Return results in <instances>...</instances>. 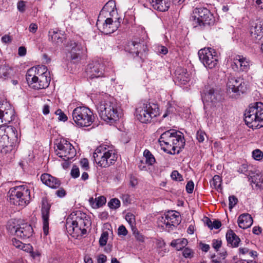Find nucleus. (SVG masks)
Masks as SVG:
<instances>
[{
  "mask_svg": "<svg viewBox=\"0 0 263 263\" xmlns=\"http://www.w3.org/2000/svg\"><path fill=\"white\" fill-rule=\"evenodd\" d=\"M97 107L102 120L109 124L116 123L122 116V109L118 103L107 95H101L99 97Z\"/></svg>",
  "mask_w": 263,
  "mask_h": 263,
  "instance_id": "obj_1",
  "label": "nucleus"
},
{
  "mask_svg": "<svg viewBox=\"0 0 263 263\" xmlns=\"http://www.w3.org/2000/svg\"><path fill=\"white\" fill-rule=\"evenodd\" d=\"M159 142L161 148L171 155L179 154L185 145L183 133L173 129L162 133L159 139Z\"/></svg>",
  "mask_w": 263,
  "mask_h": 263,
  "instance_id": "obj_2",
  "label": "nucleus"
},
{
  "mask_svg": "<svg viewBox=\"0 0 263 263\" xmlns=\"http://www.w3.org/2000/svg\"><path fill=\"white\" fill-rule=\"evenodd\" d=\"M90 224V220L87 218L86 215L80 211H77L68 216L65 227L70 235L78 238L86 233V229Z\"/></svg>",
  "mask_w": 263,
  "mask_h": 263,
  "instance_id": "obj_3",
  "label": "nucleus"
},
{
  "mask_svg": "<svg viewBox=\"0 0 263 263\" xmlns=\"http://www.w3.org/2000/svg\"><path fill=\"white\" fill-rule=\"evenodd\" d=\"M45 66H38L30 68L26 73V81L29 85L35 89H44L47 87L50 82Z\"/></svg>",
  "mask_w": 263,
  "mask_h": 263,
  "instance_id": "obj_4",
  "label": "nucleus"
},
{
  "mask_svg": "<svg viewBox=\"0 0 263 263\" xmlns=\"http://www.w3.org/2000/svg\"><path fill=\"white\" fill-rule=\"evenodd\" d=\"M245 121L250 128H259L263 126V103L256 102L251 105L244 114Z\"/></svg>",
  "mask_w": 263,
  "mask_h": 263,
  "instance_id": "obj_5",
  "label": "nucleus"
},
{
  "mask_svg": "<svg viewBox=\"0 0 263 263\" xmlns=\"http://www.w3.org/2000/svg\"><path fill=\"white\" fill-rule=\"evenodd\" d=\"M96 163L101 167H107L114 164L117 159V154L112 147L106 145H100L93 153Z\"/></svg>",
  "mask_w": 263,
  "mask_h": 263,
  "instance_id": "obj_6",
  "label": "nucleus"
},
{
  "mask_svg": "<svg viewBox=\"0 0 263 263\" xmlns=\"http://www.w3.org/2000/svg\"><path fill=\"white\" fill-rule=\"evenodd\" d=\"M18 143L16 130L11 127H0V152H11Z\"/></svg>",
  "mask_w": 263,
  "mask_h": 263,
  "instance_id": "obj_7",
  "label": "nucleus"
},
{
  "mask_svg": "<svg viewBox=\"0 0 263 263\" xmlns=\"http://www.w3.org/2000/svg\"><path fill=\"white\" fill-rule=\"evenodd\" d=\"M10 202L16 205L24 206L30 199V192L25 185L16 186L10 189L8 192Z\"/></svg>",
  "mask_w": 263,
  "mask_h": 263,
  "instance_id": "obj_8",
  "label": "nucleus"
},
{
  "mask_svg": "<svg viewBox=\"0 0 263 263\" xmlns=\"http://www.w3.org/2000/svg\"><path fill=\"white\" fill-rule=\"evenodd\" d=\"M72 116L73 121L79 127L90 126L95 119L92 111L88 107L84 106L74 108Z\"/></svg>",
  "mask_w": 263,
  "mask_h": 263,
  "instance_id": "obj_9",
  "label": "nucleus"
},
{
  "mask_svg": "<svg viewBox=\"0 0 263 263\" xmlns=\"http://www.w3.org/2000/svg\"><path fill=\"white\" fill-rule=\"evenodd\" d=\"M159 114V108L157 104L144 103L136 108L135 116L141 123H147Z\"/></svg>",
  "mask_w": 263,
  "mask_h": 263,
  "instance_id": "obj_10",
  "label": "nucleus"
},
{
  "mask_svg": "<svg viewBox=\"0 0 263 263\" xmlns=\"http://www.w3.org/2000/svg\"><path fill=\"white\" fill-rule=\"evenodd\" d=\"M7 230L11 234L23 239L29 238L33 232L30 224L27 223H18L16 220H11L8 222Z\"/></svg>",
  "mask_w": 263,
  "mask_h": 263,
  "instance_id": "obj_11",
  "label": "nucleus"
},
{
  "mask_svg": "<svg viewBox=\"0 0 263 263\" xmlns=\"http://www.w3.org/2000/svg\"><path fill=\"white\" fill-rule=\"evenodd\" d=\"M246 83L239 77L230 76L227 83V92L233 98H237L247 90Z\"/></svg>",
  "mask_w": 263,
  "mask_h": 263,
  "instance_id": "obj_12",
  "label": "nucleus"
},
{
  "mask_svg": "<svg viewBox=\"0 0 263 263\" xmlns=\"http://www.w3.org/2000/svg\"><path fill=\"white\" fill-rule=\"evenodd\" d=\"M199 60L207 68H215L218 62V55L216 51L211 48H204L199 50Z\"/></svg>",
  "mask_w": 263,
  "mask_h": 263,
  "instance_id": "obj_13",
  "label": "nucleus"
},
{
  "mask_svg": "<svg viewBox=\"0 0 263 263\" xmlns=\"http://www.w3.org/2000/svg\"><path fill=\"white\" fill-rule=\"evenodd\" d=\"M121 20V18L98 17L96 25L100 31L105 34H108L118 29Z\"/></svg>",
  "mask_w": 263,
  "mask_h": 263,
  "instance_id": "obj_14",
  "label": "nucleus"
},
{
  "mask_svg": "<svg viewBox=\"0 0 263 263\" xmlns=\"http://www.w3.org/2000/svg\"><path fill=\"white\" fill-rule=\"evenodd\" d=\"M56 154L64 161L72 159L76 154V151L72 145L65 139L61 140L57 145Z\"/></svg>",
  "mask_w": 263,
  "mask_h": 263,
  "instance_id": "obj_15",
  "label": "nucleus"
},
{
  "mask_svg": "<svg viewBox=\"0 0 263 263\" xmlns=\"http://www.w3.org/2000/svg\"><path fill=\"white\" fill-rule=\"evenodd\" d=\"M221 99V96L219 92L214 90L213 88H210L205 93L204 100L207 102L211 103L213 106L211 109L215 111V115H221L223 111V106L220 102Z\"/></svg>",
  "mask_w": 263,
  "mask_h": 263,
  "instance_id": "obj_16",
  "label": "nucleus"
},
{
  "mask_svg": "<svg viewBox=\"0 0 263 263\" xmlns=\"http://www.w3.org/2000/svg\"><path fill=\"white\" fill-rule=\"evenodd\" d=\"M181 218L179 213L173 211H168L164 216L159 219V225L166 228L173 229L180 222Z\"/></svg>",
  "mask_w": 263,
  "mask_h": 263,
  "instance_id": "obj_17",
  "label": "nucleus"
},
{
  "mask_svg": "<svg viewBox=\"0 0 263 263\" xmlns=\"http://www.w3.org/2000/svg\"><path fill=\"white\" fill-rule=\"evenodd\" d=\"M194 21L200 26L210 25L213 23V15L210 11L205 8H196L193 11Z\"/></svg>",
  "mask_w": 263,
  "mask_h": 263,
  "instance_id": "obj_18",
  "label": "nucleus"
},
{
  "mask_svg": "<svg viewBox=\"0 0 263 263\" xmlns=\"http://www.w3.org/2000/svg\"><path fill=\"white\" fill-rule=\"evenodd\" d=\"M14 108L7 102L0 104V125L1 124H7L14 118Z\"/></svg>",
  "mask_w": 263,
  "mask_h": 263,
  "instance_id": "obj_19",
  "label": "nucleus"
},
{
  "mask_svg": "<svg viewBox=\"0 0 263 263\" xmlns=\"http://www.w3.org/2000/svg\"><path fill=\"white\" fill-rule=\"evenodd\" d=\"M86 72L91 79L102 77L104 74V65L100 61H93L88 65Z\"/></svg>",
  "mask_w": 263,
  "mask_h": 263,
  "instance_id": "obj_20",
  "label": "nucleus"
},
{
  "mask_svg": "<svg viewBox=\"0 0 263 263\" xmlns=\"http://www.w3.org/2000/svg\"><path fill=\"white\" fill-rule=\"evenodd\" d=\"M250 61L242 55H236L233 58L232 68L236 71H247L250 68Z\"/></svg>",
  "mask_w": 263,
  "mask_h": 263,
  "instance_id": "obj_21",
  "label": "nucleus"
},
{
  "mask_svg": "<svg viewBox=\"0 0 263 263\" xmlns=\"http://www.w3.org/2000/svg\"><path fill=\"white\" fill-rule=\"evenodd\" d=\"M118 13L116 8V3L115 1L111 0L109 1L104 5L99 15V18L103 17H114L119 18L118 17Z\"/></svg>",
  "mask_w": 263,
  "mask_h": 263,
  "instance_id": "obj_22",
  "label": "nucleus"
},
{
  "mask_svg": "<svg viewBox=\"0 0 263 263\" xmlns=\"http://www.w3.org/2000/svg\"><path fill=\"white\" fill-rule=\"evenodd\" d=\"M50 209V205L48 203L46 200L43 199L42 200L41 212L43 219V231L46 235L48 234Z\"/></svg>",
  "mask_w": 263,
  "mask_h": 263,
  "instance_id": "obj_23",
  "label": "nucleus"
},
{
  "mask_svg": "<svg viewBox=\"0 0 263 263\" xmlns=\"http://www.w3.org/2000/svg\"><path fill=\"white\" fill-rule=\"evenodd\" d=\"M176 82L181 86H183L189 83L190 74L186 69L178 67L175 72Z\"/></svg>",
  "mask_w": 263,
  "mask_h": 263,
  "instance_id": "obj_24",
  "label": "nucleus"
},
{
  "mask_svg": "<svg viewBox=\"0 0 263 263\" xmlns=\"http://www.w3.org/2000/svg\"><path fill=\"white\" fill-rule=\"evenodd\" d=\"M67 47L69 48L71 59L76 61H78L80 59V52L82 50L81 45L73 41H70L68 43Z\"/></svg>",
  "mask_w": 263,
  "mask_h": 263,
  "instance_id": "obj_25",
  "label": "nucleus"
},
{
  "mask_svg": "<svg viewBox=\"0 0 263 263\" xmlns=\"http://www.w3.org/2000/svg\"><path fill=\"white\" fill-rule=\"evenodd\" d=\"M153 9L164 12L167 11L170 7V0H148Z\"/></svg>",
  "mask_w": 263,
  "mask_h": 263,
  "instance_id": "obj_26",
  "label": "nucleus"
},
{
  "mask_svg": "<svg viewBox=\"0 0 263 263\" xmlns=\"http://www.w3.org/2000/svg\"><path fill=\"white\" fill-rule=\"evenodd\" d=\"M41 180L44 184L51 188H58L61 184L60 180L48 174L42 175Z\"/></svg>",
  "mask_w": 263,
  "mask_h": 263,
  "instance_id": "obj_27",
  "label": "nucleus"
},
{
  "mask_svg": "<svg viewBox=\"0 0 263 263\" xmlns=\"http://www.w3.org/2000/svg\"><path fill=\"white\" fill-rule=\"evenodd\" d=\"M237 222L240 228L245 229L251 226L253 219L249 214H243L238 217Z\"/></svg>",
  "mask_w": 263,
  "mask_h": 263,
  "instance_id": "obj_28",
  "label": "nucleus"
},
{
  "mask_svg": "<svg viewBox=\"0 0 263 263\" xmlns=\"http://www.w3.org/2000/svg\"><path fill=\"white\" fill-rule=\"evenodd\" d=\"M250 34L252 39L257 41L259 40L263 36V27L262 25L256 24L250 28Z\"/></svg>",
  "mask_w": 263,
  "mask_h": 263,
  "instance_id": "obj_29",
  "label": "nucleus"
},
{
  "mask_svg": "<svg viewBox=\"0 0 263 263\" xmlns=\"http://www.w3.org/2000/svg\"><path fill=\"white\" fill-rule=\"evenodd\" d=\"M226 239L229 245L232 247H237L240 241V238L231 230H229L226 234Z\"/></svg>",
  "mask_w": 263,
  "mask_h": 263,
  "instance_id": "obj_30",
  "label": "nucleus"
},
{
  "mask_svg": "<svg viewBox=\"0 0 263 263\" xmlns=\"http://www.w3.org/2000/svg\"><path fill=\"white\" fill-rule=\"evenodd\" d=\"M49 39L52 42L59 44L63 43L65 37L64 34L61 32V31H49Z\"/></svg>",
  "mask_w": 263,
  "mask_h": 263,
  "instance_id": "obj_31",
  "label": "nucleus"
},
{
  "mask_svg": "<svg viewBox=\"0 0 263 263\" xmlns=\"http://www.w3.org/2000/svg\"><path fill=\"white\" fill-rule=\"evenodd\" d=\"M128 47L129 48V52L133 54L135 53L136 56L139 55L142 49L144 50L143 44L135 41L129 43Z\"/></svg>",
  "mask_w": 263,
  "mask_h": 263,
  "instance_id": "obj_32",
  "label": "nucleus"
},
{
  "mask_svg": "<svg viewBox=\"0 0 263 263\" xmlns=\"http://www.w3.org/2000/svg\"><path fill=\"white\" fill-rule=\"evenodd\" d=\"M13 74V69L7 64L0 66V79L6 80L11 77Z\"/></svg>",
  "mask_w": 263,
  "mask_h": 263,
  "instance_id": "obj_33",
  "label": "nucleus"
},
{
  "mask_svg": "<svg viewBox=\"0 0 263 263\" xmlns=\"http://www.w3.org/2000/svg\"><path fill=\"white\" fill-rule=\"evenodd\" d=\"M106 198L103 196H100L98 198L93 199L92 197L89 198V202L91 207L93 209H98L105 204Z\"/></svg>",
  "mask_w": 263,
  "mask_h": 263,
  "instance_id": "obj_34",
  "label": "nucleus"
},
{
  "mask_svg": "<svg viewBox=\"0 0 263 263\" xmlns=\"http://www.w3.org/2000/svg\"><path fill=\"white\" fill-rule=\"evenodd\" d=\"M252 182L255 184L256 186L259 189H263V175L257 173L251 177Z\"/></svg>",
  "mask_w": 263,
  "mask_h": 263,
  "instance_id": "obj_35",
  "label": "nucleus"
},
{
  "mask_svg": "<svg viewBox=\"0 0 263 263\" xmlns=\"http://www.w3.org/2000/svg\"><path fill=\"white\" fill-rule=\"evenodd\" d=\"M187 244V240L185 238L182 239H176L172 241L171 245L175 247L177 250H180Z\"/></svg>",
  "mask_w": 263,
  "mask_h": 263,
  "instance_id": "obj_36",
  "label": "nucleus"
},
{
  "mask_svg": "<svg viewBox=\"0 0 263 263\" xmlns=\"http://www.w3.org/2000/svg\"><path fill=\"white\" fill-rule=\"evenodd\" d=\"M125 219L131 227L132 230L136 231V219L135 215L132 213H127L125 215Z\"/></svg>",
  "mask_w": 263,
  "mask_h": 263,
  "instance_id": "obj_37",
  "label": "nucleus"
},
{
  "mask_svg": "<svg viewBox=\"0 0 263 263\" xmlns=\"http://www.w3.org/2000/svg\"><path fill=\"white\" fill-rule=\"evenodd\" d=\"M143 155L145 158L146 163L148 165H153L155 162V158L148 149H145L143 152Z\"/></svg>",
  "mask_w": 263,
  "mask_h": 263,
  "instance_id": "obj_38",
  "label": "nucleus"
},
{
  "mask_svg": "<svg viewBox=\"0 0 263 263\" xmlns=\"http://www.w3.org/2000/svg\"><path fill=\"white\" fill-rule=\"evenodd\" d=\"M221 179L219 175H215L212 180L210 181L211 186L215 189H219L221 187Z\"/></svg>",
  "mask_w": 263,
  "mask_h": 263,
  "instance_id": "obj_39",
  "label": "nucleus"
},
{
  "mask_svg": "<svg viewBox=\"0 0 263 263\" xmlns=\"http://www.w3.org/2000/svg\"><path fill=\"white\" fill-rule=\"evenodd\" d=\"M121 205L120 201L117 198H112L108 202V206L111 209L116 210Z\"/></svg>",
  "mask_w": 263,
  "mask_h": 263,
  "instance_id": "obj_40",
  "label": "nucleus"
},
{
  "mask_svg": "<svg viewBox=\"0 0 263 263\" xmlns=\"http://www.w3.org/2000/svg\"><path fill=\"white\" fill-rule=\"evenodd\" d=\"M252 157L257 161L261 160L263 158V153L259 149H256L252 152Z\"/></svg>",
  "mask_w": 263,
  "mask_h": 263,
  "instance_id": "obj_41",
  "label": "nucleus"
},
{
  "mask_svg": "<svg viewBox=\"0 0 263 263\" xmlns=\"http://www.w3.org/2000/svg\"><path fill=\"white\" fill-rule=\"evenodd\" d=\"M171 177L175 181H181L183 180L182 176L177 171H173L171 173Z\"/></svg>",
  "mask_w": 263,
  "mask_h": 263,
  "instance_id": "obj_42",
  "label": "nucleus"
},
{
  "mask_svg": "<svg viewBox=\"0 0 263 263\" xmlns=\"http://www.w3.org/2000/svg\"><path fill=\"white\" fill-rule=\"evenodd\" d=\"M205 137H206V135L204 132L201 130H199L197 132L196 139L199 142H203L204 141Z\"/></svg>",
  "mask_w": 263,
  "mask_h": 263,
  "instance_id": "obj_43",
  "label": "nucleus"
},
{
  "mask_svg": "<svg viewBox=\"0 0 263 263\" xmlns=\"http://www.w3.org/2000/svg\"><path fill=\"white\" fill-rule=\"evenodd\" d=\"M108 233L107 232H103L99 239V243L101 246H104L107 243L108 239Z\"/></svg>",
  "mask_w": 263,
  "mask_h": 263,
  "instance_id": "obj_44",
  "label": "nucleus"
},
{
  "mask_svg": "<svg viewBox=\"0 0 263 263\" xmlns=\"http://www.w3.org/2000/svg\"><path fill=\"white\" fill-rule=\"evenodd\" d=\"M194 251L189 248H185L183 249L182 254L185 258H192L194 256Z\"/></svg>",
  "mask_w": 263,
  "mask_h": 263,
  "instance_id": "obj_45",
  "label": "nucleus"
},
{
  "mask_svg": "<svg viewBox=\"0 0 263 263\" xmlns=\"http://www.w3.org/2000/svg\"><path fill=\"white\" fill-rule=\"evenodd\" d=\"M229 207L230 210H232L233 207L237 204L238 202L237 198L234 196H230L229 197Z\"/></svg>",
  "mask_w": 263,
  "mask_h": 263,
  "instance_id": "obj_46",
  "label": "nucleus"
},
{
  "mask_svg": "<svg viewBox=\"0 0 263 263\" xmlns=\"http://www.w3.org/2000/svg\"><path fill=\"white\" fill-rule=\"evenodd\" d=\"M132 232L133 233V234L134 235L135 238L136 239L141 242H143L144 241L145 237L144 236L140 234L139 231H138L137 229L136 228V231L132 230Z\"/></svg>",
  "mask_w": 263,
  "mask_h": 263,
  "instance_id": "obj_47",
  "label": "nucleus"
},
{
  "mask_svg": "<svg viewBox=\"0 0 263 263\" xmlns=\"http://www.w3.org/2000/svg\"><path fill=\"white\" fill-rule=\"evenodd\" d=\"M156 51L159 54H166L168 52L167 48L162 45H158L156 47Z\"/></svg>",
  "mask_w": 263,
  "mask_h": 263,
  "instance_id": "obj_48",
  "label": "nucleus"
},
{
  "mask_svg": "<svg viewBox=\"0 0 263 263\" xmlns=\"http://www.w3.org/2000/svg\"><path fill=\"white\" fill-rule=\"evenodd\" d=\"M222 241L220 239H213L212 246L215 251H218L221 247Z\"/></svg>",
  "mask_w": 263,
  "mask_h": 263,
  "instance_id": "obj_49",
  "label": "nucleus"
},
{
  "mask_svg": "<svg viewBox=\"0 0 263 263\" xmlns=\"http://www.w3.org/2000/svg\"><path fill=\"white\" fill-rule=\"evenodd\" d=\"M55 114L59 116L58 119L59 120L63 121H66L67 120V117L61 109H58L55 111Z\"/></svg>",
  "mask_w": 263,
  "mask_h": 263,
  "instance_id": "obj_50",
  "label": "nucleus"
},
{
  "mask_svg": "<svg viewBox=\"0 0 263 263\" xmlns=\"http://www.w3.org/2000/svg\"><path fill=\"white\" fill-rule=\"evenodd\" d=\"M71 176L73 178H77L80 176L79 168L76 165L73 166L71 172Z\"/></svg>",
  "mask_w": 263,
  "mask_h": 263,
  "instance_id": "obj_51",
  "label": "nucleus"
},
{
  "mask_svg": "<svg viewBox=\"0 0 263 263\" xmlns=\"http://www.w3.org/2000/svg\"><path fill=\"white\" fill-rule=\"evenodd\" d=\"M81 166L85 170H88L89 168L88 160L86 158H83L81 160Z\"/></svg>",
  "mask_w": 263,
  "mask_h": 263,
  "instance_id": "obj_52",
  "label": "nucleus"
},
{
  "mask_svg": "<svg viewBox=\"0 0 263 263\" xmlns=\"http://www.w3.org/2000/svg\"><path fill=\"white\" fill-rule=\"evenodd\" d=\"M194 187V184L192 181H189L186 185V191L188 193H192Z\"/></svg>",
  "mask_w": 263,
  "mask_h": 263,
  "instance_id": "obj_53",
  "label": "nucleus"
},
{
  "mask_svg": "<svg viewBox=\"0 0 263 263\" xmlns=\"http://www.w3.org/2000/svg\"><path fill=\"white\" fill-rule=\"evenodd\" d=\"M212 112L211 114H210L209 112H208L207 111H206V116L208 117V118H209L210 117L212 118H215L214 120L215 121H217V120H219V117H221L222 113H223V111L222 112L221 114V115H217V114L215 115V111H213L212 110Z\"/></svg>",
  "mask_w": 263,
  "mask_h": 263,
  "instance_id": "obj_54",
  "label": "nucleus"
},
{
  "mask_svg": "<svg viewBox=\"0 0 263 263\" xmlns=\"http://www.w3.org/2000/svg\"><path fill=\"white\" fill-rule=\"evenodd\" d=\"M25 3L24 1H20L17 3V8L21 12H24L25 10Z\"/></svg>",
  "mask_w": 263,
  "mask_h": 263,
  "instance_id": "obj_55",
  "label": "nucleus"
},
{
  "mask_svg": "<svg viewBox=\"0 0 263 263\" xmlns=\"http://www.w3.org/2000/svg\"><path fill=\"white\" fill-rule=\"evenodd\" d=\"M226 252H224L223 253V257L221 259L220 258H214L213 257H212L213 259L212 260V263H226V260H224V258L226 255Z\"/></svg>",
  "mask_w": 263,
  "mask_h": 263,
  "instance_id": "obj_56",
  "label": "nucleus"
},
{
  "mask_svg": "<svg viewBox=\"0 0 263 263\" xmlns=\"http://www.w3.org/2000/svg\"><path fill=\"white\" fill-rule=\"evenodd\" d=\"M118 231L119 235L126 236L127 234V230H126V228L123 225L119 227Z\"/></svg>",
  "mask_w": 263,
  "mask_h": 263,
  "instance_id": "obj_57",
  "label": "nucleus"
},
{
  "mask_svg": "<svg viewBox=\"0 0 263 263\" xmlns=\"http://www.w3.org/2000/svg\"><path fill=\"white\" fill-rule=\"evenodd\" d=\"M12 245L16 248L21 249L23 243L20 240H17L16 238H13L12 239Z\"/></svg>",
  "mask_w": 263,
  "mask_h": 263,
  "instance_id": "obj_58",
  "label": "nucleus"
},
{
  "mask_svg": "<svg viewBox=\"0 0 263 263\" xmlns=\"http://www.w3.org/2000/svg\"><path fill=\"white\" fill-rule=\"evenodd\" d=\"M21 249L30 253L33 249L32 247L30 244L23 243Z\"/></svg>",
  "mask_w": 263,
  "mask_h": 263,
  "instance_id": "obj_59",
  "label": "nucleus"
},
{
  "mask_svg": "<svg viewBox=\"0 0 263 263\" xmlns=\"http://www.w3.org/2000/svg\"><path fill=\"white\" fill-rule=\"evenodd\" d=\"M55 194L60 198L64 197L66 195V191L65 190L61 188L59 190H57L56 191Z\"/></svg>",
  "mask_w": 263,
  "mask_h": 263,
  "instance_id": "obj_60",
  "label": "nucleus"
},
{
  "mask_svg": "<svg viewBox=\"0 0 263 263\" xmlns=\"http://www.w3.org/2000/svg\"><path fill=\"white\" fill-rule=\"evenodd\" d=\"M221 223L220 221L218 220H215L214 221H213L211 230L213 229H218L221 227Z\"/></svg>",
  "mask_w": 263,
  "mask_h": 263,
  "instance_id": "obj_61",
  "label": "nucleus"
},
{
  "mask_svg": "<svg viewBox=\"0 0 263 263\" xmlns=\"http://www.w3.org/2000/svg\"><path fill=\"white\" fill-rule=\"evenodd\" d=\"M18 54L20 56H24L26 54V49L25 47L21 46L18 48Z\"/></svg>",
  "mask_w": 263,
  "mask_h": 263,
  "instance_id": "obj_62",
  "label": "nucleus"
},
{
  "mask_svg": "<svg viewBox=\"0 0 263 263\" xmlns=\"http://www.w3.org/2000/svg\"><path fill=\"white\" fill-rule=\"evenodd\" d=\"M107 260L106 255L100 254L98 258V263H105Z\"/></svg>",
  "mask_w": 263,
  "mask_h": 263,
  "instance_id": "obj_63",
  "label": "nucleus"
},
{
  "mask_svg": "<svg viewBox=\"0 0 263 263\" xmlns=\"http://www.w3.org/2000/svg\"><path fill=\"white\" fill-rule=\"evenodd\" d=\"M37 29V25L34 23H31L29 27L30 32L35 33Z\"/></svg>",
  "mask_w": 263,
  "mask_h": 263,
  "instance_id": "obj_64",
  "label": "nucleus"
}]
</instances>
